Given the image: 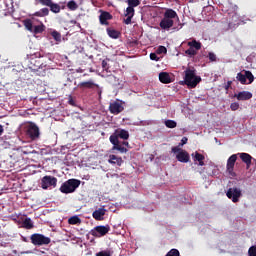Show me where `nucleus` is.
Here are the masks:
<instances>
[{"label":"nucleus","mask_w":256,"mask_h":256,"mask_svg":"<svg viewBox=\"0 0 256 256\" xmlns=\"http://www.w3.org/2000/svg\"><path fill=\"white\" fill-rule=\"evenodd\" d=\"M105 213H107L105 208H99L92 213V217L95 221H103L105 219Z\"/></svg>","instance_id":"14"},{"label":"nucleus","mask_w":256,"mask_h":256,"mask_svg":"<svg viewBox=\"0 0 256 256\" xmlns=\"http://www.w3.org/2000/svg\"><path fill=\"white\" fill-rule=\"evenodd\" d=\"M239 156L243 163L246 164L247 169H249V167H251V161L253 160V157L247 153H239Z\"/></svg>","instance_id":"19"},{"label":"nucleus","mask_w":256,"mask_h":256,"mask_svg":"<svg viewBox=\"0 0 256 256\" xmlns=\"http://www.w3.org/2000/svg\"><path fill=\"white\" fill-rule=\"evenodd\" d=\"M48 7L52 13H61V6L57 3L52 2Z\"/></svg>","instance_id":"25"},{"label":"nucleus","mask_w":256,"mask_h":256,"mask_svg":"<svg viewBox=\"0 0 256 256\" xmlns=\"http://www.w3.org/2000/svg\"><path fill=\"white\" fill-rule=\"evenodd\" d=\"M107 33H108L109 37H111L112 39H119V31H117L115 29L108 28Z\"/></svg>","instance_id":"27"},{"label":"nucleus","mask_w":256,"mask_h":256,"mask_svg":"<svg viewBox=\"0 0 256 256\" xmlns=\"http://www.w3.org/2000/svg\"><path fill=\"white\" fill-rule=\"evenodd\" d=\"M173 19H177V21H179V15H177V12L171 8L166 9V11L164 12V17L160 21V27L164 31H169L175 23Z\"/></svg>","instance_id":"2"},{"label":"nucleus","mask_w":256,"mask_h":256,"mask_svg":"<svg viewBox=\"0 0 256 256\" xmlns=\"http://www.w3.org/2000/svg\"><path fill=\"white\" fill-rule=\"evenodd\" d=\"M172 153H178L176 155V159L180 163H189V159H190L189 153L185 150H181L179 146L172 147Z\"/></svg>","instance_id":"6"},{"label":"nucleus","mask_w":256,"mask_h":256,"mask_svg":"<svg viewBox=\"0 0 256 256\" xmlns=\"http://www.w3.org/2000/svg\"><path fill=\"white\" fill-rule=\"evenodd\" d=\"M78 87L79 89H95V87H99V85L95 84L93 80H88L85 82H80Z\"/></svg>","instance_id":"16"},{"label":"nucleus","mask_w":256,"mask_h":256,"mask_svg":"<svg viewBox=\"0 0 256 256\" xmlns=\"http://www.w3.org/2000/svg\"><path fill=\"white\" fill-rule=\"evenodd\" d=\"M187 141H189V139L187 137H183L179 146L183 147V145H187Z\"/></svg>","instance_id":"47"},{"label":"nucleus","mask_w":256,"mask_h":256,"mask_svg":"<svg viewBox=\"0 0 256 256\" xmlns=\"http://www.w3.org/2000/svg\"><path fill=\"white\" fill-rule=\"evenodd\" d=\"M237 81H239L241 83V85H247V80L245 77V71L244 74L239 72L236 76Z\"/></svg>","instance_id":"28"},{"label":"nucleus","mask_w":256,"mask_h":256,"mask_svg":"<svg viewBox=\"0 0 256 256\" xmlns=\"http://www.w3.org/2000/svg\"><path fill=\"white\" fill-rule=\"evenodd\" d=\"M184 73V83L187 85V87H189V89H195V87H197L201 81V76L195 75V70L189 68L186 69Z\"/></svg>","instance_id":"3"},{"label":"nucleus","mask_w":256,"mask_h":256,"mask_svg":"<svg viewBox=\"0 0 256 256\" xmlns=\"http://www.w3.org/2000/svg\"><path fill=\"white\" fill-rule=\"evenodd\" d=\"M123 145H124L125 147H129V142L123 141V142L121 143V146L123 147Z\"/></svg>","instance_id":"50"},{"label":"nucleus","mask_w":256,"mask_h":256,"mask_svg":"<svg viewBox=\"0 0 256 256\" xmlns=\"http://www.w3.org/2000/svg\"><path fill=\"white\" fill-rule=\"evenodd\" d=\"M51 36L53 37V39H55L56 41H61V33H59L58 31L54 30L51 32Z\"/></svg>","instance_id":"39"},{"label":"nucleus","mask_w":256,"mask_h":256,"mask_svg":"<svg viewBox=\"0 0 256 256\" xmlns=\"http://www.w3.org/2000/svg\"><path fill=\"white\" fill-rule=\"evenodd\" d=\"M228 199L232 200V203H239V199L243 196L240 188H229L226 192Z\"/></svg>","instance_id":"10"},{"label":"nucleus","mask_w":256,"mask_h":256,"mask_svg":"<svg viewBox=\"0 0 256 256\" xmlns=\"http://www.w3.org/2000/svg\"><path fill=\"white\" fill-rule=\"evenodd\" d=\"M30 240L32 245H35L38 247H41L43 245H49V243H51V238L39 233L32 234L30 236Z\"/></svg>","instance_id":"5"},{"label":"nucleus","mask_w":256,"mask_h":256,"mask_svg":"<svg viewBox=\"0 0 256 256\" xmlns=\"http://www.w3.org/2000/svg\"><path fill=\"white\" fill-rule=\"evenodd\" d=\"M109 231H111V226L109 225H100V226H96L94 227L91 231L90 234L92 235V237H105V235H107V233H109Z\"/></svg>","instance_id":"7"},{"label":"nucleus","mask_w":256,"mask_h":256,"mask_svg":"<svg viewBox=\"0 0 256 256\" xmlns=\"http://www.w3.org/2000/svg\"><path fill=\"white\" fill-rule=\"evenodd\" d=\"M235 163H237V154L231 155L226 164V171L230 177H237V173H235Z\"/></svg>","instance_id":"9"},{"label":"nucleus","mask_w":256,"mask_h":256,"mask_svg":"<svg viewBox=\"0 0 256 256\" xmlns=\"http://www.w3.org/2000/svg\"><path fill=\"white\" fill-rule=\"evenodd\" d=\"M238 9L239 7H237V5L228 2L223 6L222 11L227 13L228 17H230V15H234Z\"/></svg>","instance_id":"13"},{"label":"nucleus","mask_w":256,"mask_h":256,"mask_svg":"<svg viewBox=\"0 0 256 256\" xmlns=\"http://www.w3.org/2000/svg\"><path fill=\"white\" fill-rule=\"evenodd\" d=\"M70 105H73V100H70Z\"/></svg>","instance_id":"53"},{"label":"nucleus","mask_w":256,"mask_h":256,"mask_svg":"<svg viewBox=\"0 0 256 256\" xmlns=\"http://www.w3.org/2000/svg\"><path fill=\"white\" fill-rule=\"evenodd\" d=\"M96 256H111V253L107 251H100L96 254Z\"/></svg>","instance_id":"45"},{"label":"nucleus","mask_w":256,"mask_h":256,"mask_svg":"<svg viewBox=\"0 0 256 256\" xmlns=\"http://www.w3.org/2000/svg\"><path fill=\"white\" fill-rule=\"evenodd\" d=\"M128 6L129 7H139V5H141V1L139 0H127Z\"/></svg>","instance_id":"33"},{"label":"nucleus","mask_w":256,"mask_h":256,"mask_svg":"<svg viewBox=\"0 0 256 256\" xmlns=\"http://www.w3.org/2000/svg\"><path fill=\"white\" fill-rule=\"evenodd\" d=\"M186 55H189L190 57H195V55H197V50H195L194 48L189 47V49H187L185 51Z\"/></svg>","instance_id":"37"},{"label":"nucleus","mask_w":256,"mask_h":256,"mask_svg":"<svg viewBox=\"0 0 256 256\" xmlns=\"http://www.w3.org/2000/svg\"><path fill=\"white\" fill-rule=\"evenodd\" d=\"M102 68L105 69V71H107V69H109V64L107 63V60L102 61Z\"/></svg>","instance_id":"49"},{"label":"nucleus","mask_w":256,"mask_h":256,"mask_svg":"<svg viewBox=\"0 0 256 256\" xmlns=\"http://www.w3.org/2000/svg\"><path fill=\"white\" fill-rule=\"evenodd\" d=\"M24 229H33V221L31 220V218H26L24 219L23 223H22Z\"/></svg>","instance_id":"29"},{"label":"nucleus","mask_w":256,"mask_h":256,"mask_svg":"<svg viewBox=\"0 0 256 256\" xmlns=\"http://www.w3.org/2000/svg\"><path fill=\"white\" fill-rule=\"evenodd\" d=\"M165 125L168 127V129H175V127H177V122L174 120H166Z\"/></svg>","instance_id":"32"},{"label":"nucleus","mask_w":256,"mask_h":256,"mask_svg":"<svg viewBox=\"0 0 256 256\" xmlns=\"http://www.w3.org/2000/svg\"><path fill=\"white\" fill-rule=\"evenodd\" d=\"M160 83H164L165 85L171 83V76L167 72H160L159 74Z\"/></svg>","instance_id":"20"},{"label":"nucleus","mask_w":256,"mask_h":256,"mask_svg":"<svg viewBox=\"0 0 256 256\" xmlns=\"http://www.w3.org/2000/svg\"><path fill=\"white\" fill-rule=\"evenodd\" d=\"M133 15H135V8H133V6H128L126 9L125 17L127 16L133 17Z\"/></svg>","instance_id":"34"},{"label":"nucleus","mask_w":256,"mask_h":256,"mask_svg":"<svg viewBox=\"0 0 256 256\" xmlns=\"http://www.w3.org/2000/svg\"><path fill=\"white\" fill-rule=\"evenodd\" d=\"M194 161H198L199 166L203 167L205 165V156L199 152H195Z\"/></svg>","instance_id":"21"},{"label":"nucleus","mask_w":256,"mask_h":256,"mask_svg":"<svg viewBox=\"0 0 256 256\" xmlns=\"http://www.w3.org/2000/svg\"><path fill=\"white\" fill-rule=\"evenodd\" d=\"M133 19V16H127L126 19H124L125 25H131V20Z\"/></svg>","instance_id":"46"},{"label":"nucleus","mask_w":256,"mask_h":256,"mask_svg":"<svg viewBox=\"0 0 256 256\" xmlns=\"http://www.w3.org/2000/svg\"><path fill=\"white\" fill-rule=\"evenodd\" d=\"M208 59L209 61H217V55H215L213 52H209Z\"/></svg>","instance_id":"44"},{"label":"nucleus","mask_w":256,"mask_h":256,"mask_svg":"<svg viewBox=\"0 0 256 256\" xmlns=\"http://www.w3.org/2000/svg\"><path fill=\"white\" fill-rule=\"evenodd\" d=\"M32 31L36 35L39 33H43V31H45V25L41 24V25L34 26V29Z\"/></svg>","instance_id":"31"},{"label":"nucleus","mask_w":256,"mask_h":256,"mask_svg":"<svg viewBox=\"0 0 256 256\" xmlns=\"http://www.w3.org/2000/svg\"><path fill=\"white\" fill-rule=\"evenodd\" d=\"M34 17H47L49 16V8H42L39 11L35 12Z\"/></svg>","instance_id":"23"},{"label":"nucleus","mask_w":256,"mask_h":256,"mask_svg":"<svg viewBox=\"0 0 256 256\" xmlns=\"http://www.w3.org/2000/svg\"><path fill=\"white\" fill-rule=\"evenodd\" d=\"M245 77L246 80L248 79V82H246V85H251L255 81V76H253V73L249 70H245Z\"/></svg>","instance_id":"24"},{"label":"nucleus","mask_w":256,"mask_h":256,"mask_svg":"<svg viewBox=\"0 0 256 256\" xmlns=\"http://www.w3.org/2000/svg\"><path fill=\"white\" fill-rule=\"evenodd\" d=\"M234 97H236L238 101H249V99L253 97V94L249 91H242L235 94Z\"/></svg>","instance_id":"15"},{"label":"nucleus","mask_w":256,"mask_h":256,"mask_svg":"<svg viewBox=\"0 0 256 256\" xmlns=\"http://www.w3.org/2000/svg\"><path fill=\"white\" fill-rule=\"evenodd\" d=\"M158 55H163V53H167V48L165 46H159L156 50Z\"/></svg>","instance_id":"41"},{"label":"nucleus","mask_w":256,"mask_h":256,"mask_svg":"<svg viewBox=\"0 0 256 256\" xmlns=\"http://www.w3.org/2000/svg\"><path fill=\"white\" fill-rule=\"evenodd\" d=\"M26 135L32 141H35V139H39V127L33 123H31L27 128H26Z\"/></svg>","instance_id":"11"},{"label":"nucleus","mask_w":256,"mask_h":256,"mask_svg":"<svg viewBox=\"0 0 256 256\" xmlns=\"http://www.w3.org/2000/svg\"><path fill=\"white\" fill-rule=\"evenodd\" d=\"M165 256H181V253H179V250L173 248Z\"/></svg>","instance_id":"38"},{"label":"nucleus","mask_w":256,"mask_h":256,"mask_svg":"<svg viewBox=\"0 0 256 256\" xmlns=\"http://www.w3.org/2000/svg\"><path fill=\"white\" fill-rule=\"evenodd\" d=\"M79 185H81V180L69 179L61 185L60 191L65 195H69V193H75Z\"/></svg>","instance_id":"4"},{"label":"nucleus","mask_w":256,"mask_h":256,"mask_svg":"<svg viewBox=\"0 0 256 256\" xmlns=\"http://www.w3.org/2000/svg\"><path fill=\"white\" fill-rule=\"evenodd\" d=\"M69 225H81V218L79 216H72L68 219Z\"/></svg>","instance_id":"26"},{"label":"nucleus","mask_w":256,"mask_h":256,"mask_svg":"<svg viewBox=\"0 0 256 256\" xmlns=\"http://www.w3.org/2000/svg\"><path fill=\"white\" fill-rule=\"evenodd\" d=\"M108 163H110V165H118V167H121V165H123V158L117 157L116 155L111 154L109 156Z\"/></svg>","instance_id":"18"},{"label":"nucleus","mask_w":256,"mask_h":256,"mask_svg":"<svg viewBox=\"0 0 256 256\" xmlns=\"http://www.w3.org/2000/svg\"><path fill=\"white\" fill-rule=\"evenodd\" d=\"M42 189H49V187H57V179L54 176H44L41 180Z\"/></svg>","instance_id":"12"},{"label":"nucleus","mask_w":256,"mask_h":256,"mask_svg":"<svg viewBox=\"0 0 256 256\" xmlns=\"http://www.w3.org/2000/svg\"><path fill=\"white\" fill-rule=\"evenodd\" d=\"M5 130L3 129V125H1L0 124V135H3V132H4Z\"/></svg>","instance_id":"51"},{"label":"nucleus","mask_w":256,"mask_h":256,"mask_svg":"<svg viewBox=\"0 0 256 256\" xmlns=\"http://www.w3.org/2000/svg\"><path fill=\"white\" fill-rule=\"evenodd\" d=\"M248 256H256V246H251L248 250Z\"/></svg>","instance_id":"42"},{"label":"nucleus","mask_w":256,"mask_h":256,"mask_svg":"<svg viewBox=\"0 0 256 256\" xmlns=\"http://www.w3.org/2000/svg\"><path fill=\"white\" fill-rule=\"evenodd\" d=\"M188 47H191L192 49H194L196 52L201 50L202 44L201 42L197 41V40H192L190 42H188Z\"/></svg>","instance_id":"22"},{"label":"nucleus","mask_w":256,"mask_h":256,"mask_svg":"<svg viewBox=\"0 0 256 256\" xmlns=\"http://www.w3.org/2000/svg\"><path fill=\"white\" fill-rule=\"evenodd\" d=\"M24 26L28 31H33V22L29 19L24 21Z\"/></svg>","instance_id":"36"},{"label":"nucleus","mask_w":256,"mask_h":256,"mask_svg":"<svg viewBox=\"0 0 256 256\" xmlns=\"http://www.w3.org/2000/svg\"><path fill=\"white\" fill-rule=\"evenodd\" d=\"M40 5H43L44 7H50L53 3V0H38Z\"/></svg>","instance_id":"40"},{"label":"nucleus","mask_w":256,"mask_h":256,"mask_svg":"<svg viewBox=\"0 0 256 256\" xmlns=\"http://www.w3.org/2000/svg\"><path fill=\"white\" fill-rule=\"evenodd\" d=\"M231 111H237L239 109V103L238 102H233L230 105Z\"/></svg>","instance_id":"43"},{"label":"nucleus","mask_w":256,"mask_h":256,"mask_svg":"<svg viewBox=\"0 0 256 256\" xmlns=\"http://www.w3.org/2000/svg\"><path fill=\"white\" fill-rule=\"evenodd\" d=\"M119 139H123V141H127L129 139V131L125 129L118 128L114 131V133L110 136V143L113 145V151H120L121 153H127V148L121 145Z\"/></svg>","instance_id":"1"},{"label":"nucleus","mask_w":256,"mask_h":256,"mask_svg":"<svg viewBox=\"0 0 256 256\" xmlns=\"http://www.w3.org/2000/svg\"><path fill=\"white\" fill-rule=\"evenodd\" d=\"M150 59H151V61H158L159 57L157 56V54L151 53L150 54Z\"/></svg>","instance_id":"48"},{"label":"nucleus","mask_w":256,"mask_h":256,"mask_svg":"<svg viewBox=\"0 0 256 256\" xmlns=\"http://www.w3.org/2000/svg\"><path fill=\"white\" fill-rule=\"evenodd\" d=\"M233 183H235V181L229 182L228 185H233Z\"/></svg>","instance_id":"52"},{"label":"nucleus","mask_w":256,"mask_h":256,"mask_svg":"<svg viewBox=\"0 0 256 256\" xmlns=\"http://www.w3.org/2000/svg\"><path fill=\"white\" fill-rule=\"evenodd\" d=\"M113 19V16L109 12H102L99 16L101 25H109V20Z\"/></svg>","instance_id":"17"},{"label":"nucleus","mask_w":256,"mask_h":256,"mask_svg":"<svg viewBox=\"0 0 256 256\" xmlns=\"http://www.w3.org/2000/svg\"><path fill=\"white\" fill-rule=\"evenodd\" d=\"M229 19H231L232 23H237V24H239V19H240L239 13L236 12V13L230 15V16H229Z\"/></svg>","instance_id":"35"},{"label":"nucleus","mask_w":256,"mask_h":256,"mask_svg":"<svg viewBox=\"0 0 256 256\" xmlns=\"http://www.w3.org/2000/svg\"><path fill=\"white\" fill-rule=\"evenodd\" d=\"M125 111V107L123 106V101L117 99L109 104V112L112 115H119V113H123Z\"/></svg>","instance_id":"8"},{"label":"nucleus","mask_w":256,"mask_h":256,"mask_svg":"<svg viewBox=\"0 0 256 256\" xmlns=\"http://www.w3.org/2000/svg\"><path fill=\"white\" fill-rule=\"evenodd\" d=\"M67 7L68 9H70V11H77V9H79V5H77V2L73 0L67 3Z\"/></svg>","instance_id":"30"}]
</instances>
